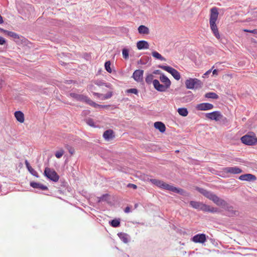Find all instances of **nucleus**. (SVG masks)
<instances>
[{
	"instance_id": "1",
	"label": "nucleus",
	"mask_w": 257,
	"mask_h": 257,
	"mask_svg": "<svg viewBox=\"0 0 257 257\" xmlns=\"http://www.w3.org/2000/svg\"><path fill=\"white\" fill-rule=\"evenodd\" d=\"M196 190L203 195L205 197L212 201L215 204L221 206L225 211V214L229 217L236 216L239 214V211L234 209L223 199L219 198L211 191H207L200 187H196Z\"/></svg>"
},
{
	"instance_id": "2",
	"label": "nucleus",
	"mask_w": 257,
	"mask_h": 257,
	"mask_svg": "<svg viewBox=\"0 0 257 257\" xmlns=\"http://www.w3.org/2000/svg\"><path fill=\"white\" fill-rule=\"evenodd\" d=\"M150 182L157 186V187L164 189L165 190H169L172 191L173 192L178 193L180 195L185 196H189L190 194L185 191L184 190L177 188L172 185L168 184L165 183L164 181L156 179H150Z\"/></svg>"
},
{
	"instance_id": "3",
	"label": "nucleus",
	"mask_w": 257,
	"mask_h": 257,
	"mask_svg": "<svg viewBox=\"0 0 257 257\" xmlns=\"http://www.w3.org/2000/svg\"><path fill=\"white\" fill-rule=\"evenodd\" d=\"M218 9L216 7H213L210 10V15L209 19V24L211 30L213 33L214 36L219 39L220 38L218 30L216 24V22L218 17Z\"/></svg>"
},
{
	"instance_id": "4",
	"label": "nucleus",
	"mask_w": 257,
	"mask_h": 257,
	"mask_svg": "<svg viewBox=\"0 0 257 257\" xmlns=\"http://www.w3.org/2000/svg\"><path fill=\"white\" fill-rule=\"evenodd\" d=\"M160 80L164 84H160L158 80L154 79L153 81L154 87L158 91L165 92L167 89L170 88L171 84V81L164 74L160 75Z\"/></svg>"
},
{
	"instance_id": "5",
	"label": "nucleus",
	"mask_w": 257,
	"mask_h": 257,
	"mask_svg": "<svg viewBox=\"0 0 257 257\" xmlns=\"http://www.w3.org/2000/svg\"><path fill=\"white\" fill-rule=\"evenodd\" d=\"M189 204L192 208L203 212L213 213H219L220 212V210L218 208L211 207L208 205L203 203V202L196 201H190Z\"/></svg>"
},
{
	"instance_id": "6",
	"label": "nucleus",
	"mask_w": 257,
	"mask_h": 257,
	"mask_svg": "<svg viewBox=\"0 0 257 257\" xmlns=\"http://www.w3.org/2000/svg\"><path fill=\"white\" fill-rule=\"evenodd\" d=\"M185 85L188 89H198L202 87V82L197 78H189L185 81Z\"/></svg>"
},
{
	"instance_id": "7",
	"label": "nucleus",
	"mask_w": 257,
	"mask_h": 257,
	"mask_svg": "<svg viewBox=\"0 0 257 257\" xmlns=\"http://www.w3.org/2000/svg\"><path fill=\"white\" fill-rule=\"evenodd\" d=\"M240 140L243 144L247 146H253L257 143V138L254 134L245 135L241 138Z\"/></svg>"
},
{
	"instance_id": "8",
	"label": "nucleus",
	"mask_w": 257,
	"mask_h": 257,
	"mask_svg": "<svg viewBox=\"0 0 257 257\" xmlns=\"http://www.w3.org/2000/svg\"><path fill=\"white\" fill-rule=\"evenodd\" d=\"M44 175L49 180L56 182L59 179V176L56 172L53 169L46 167L44 172Z\"/></svg>"
},
{
	"instance_id": "9",
	"label": "nucleus",
	"mask_w": 257,
	"mask_h": 257,
	"mask_svg": "<svg viewBox=\"0 0 257 257\" xmlns=\"http://www.w3.org/2000/svg\"><path fill=\"white\" fill-rule=\"evenodd\" d=\"M158 67L170 73L177 80H179L181 78L180 73L171 66L160 65L158 66Z\"/></svg>"
},
{
	"instance_id": "10",
	"label": "nucleus",
	"mask_w": 257,
	"mask_h": 257,
	"mask_svg": "<svg viewBox=\"0 0 257 257\" xmlns=\"http://www.w3.org/2000/svg\"><path fill=\"white\" fill-rule=\"evenodd\" d=\"M222 172L224 174H237L242 172V170L237 167H227L223 168Z\"/></svg>"
},
{
	"instance_id": "11",
	"label": "nucleus",
	"mask_w": 257,
	"mask_h": 257,
	"mask_svg": "<svg viewBox=\"0 0 257 257\" xmlns=\"http://www.w3.org/2000/svg\"><path fill=\"white\" fill-rule=\"evenodd\" d=\"M207 118L218 121L219 118L221 116V113L219 111H214L205 114Z\"/></svg>"
},
{
	"instance_id": "12",
	"label": "nucleus",
	"mask_w": 257,
	"mask_h": 257,
	"mask_svg": "<svg viewBox=\"0 0 257 257\" xmlns=\"http://www.w3.org/2000/svg\"><path fill=\"white\" fill-rule=\"evenodd\" d=\"M195 243H203L206 241V235L204 233H199L194 235L191 239Z\"/></svg>"
},
{
	"instance_id": "13",
	"label": "nucleus",
	"mask_w": 257,
	"mask_h": 257,
	"mask_svg": "<svg viewBox=\"0 0 257 257\" xmlns=\"http://www.w3.org/2000/svg\"><path fill=\"white\" fill-rule=\"evenodd\" d=\"M213 107V104L207 102L199 103L196 106L197 110L204 111L212 109Z\"/></svg>"
},
{
	"instance_id": "14",
	"label": "nucleus",
	"mask_w": 257,
	"mask_h": 257,
	"mask_svg": "<svg viewBox=\"0 0 257 257\" xmlns=\"http://www.w3.org/2000/svg\"><path fill=\"white\" fill-rule=\"evenodd\" d=\"M143 74L144 70L140 69L136 70L133 73V77L135 81L141 82L143 80Z\"/></svg>"
},
{
	"instance_id": "15",
	"label": "nucleus",
	"mask_w": 257,
	"mask_h": 257,
	"mask_svg": "<svg viewBox=\"0 0 257 257\" xmlns=\"http://www.w3.org/2000/svg\"><path fill=\"white\" fill-rule=\"evenodd\" d=\"M69 96L75 99L76 100L81 102H85L87 98V96L82 94H79L74 92L70 93Z\"/></svg>"
},
{
	"instance_id": "16",
	"label": "nucleus",
	"mask_w": 257,
	"mask_h": 257,
	"mask_svg": "<svg viewBox=\"0 0 257 257\" xmlns=\"http://www.w3.org/2000/svg\"><path fill=\"white\" fill-rule=\"evenodd\" d=\"M30 186L34 189H37L41 190H47L48 189L46 186H45L40 183L35 182H31L30 183Z\"/></svg>"
},
{
	"instance_id": "17",
	"label": "nucleus",
	"mask_w": 257,
	"mask_h": 257,
	"mask_svg": "<svg viewBox=\"0 0 257 257\" xmlns=\"http://www.w3.org/2000/svg\"><path fill=\"white\" fill-rule=\"evenodd\" d=\"M103 137L107 141H109L114 138L113 131L111 130H107L105 131L103 134Z\"/></svg>"
},
{
	"instance_id": "18",
	"label": "nucleus",
	"mask_w": 257,
	"mask_h": 257,
	"mask_svg": "<svg viewBox=\"0 0 257 257\" xmlns=\"http://www.w3.org/2000/svg\"><path fill=\"white\" fill-rule=\"evenodd\" d=\"M137 47L139 50L147 49L149 48V44L146 41L141 40L137 42Z\"/></svg>"
},
{
	"instance_id": "19",
	"label": "nucleus",
	"mask_w": 257,
	"mask_h": 257,
	"mask_svg": "<svg viewBox=\"0 0 257 257\" xmlns=\"http://www.w3.org/2000/svg\"><path fill=\"white\" fill-rule=\"evenodd\" d=\"M239 179L242 181H250L255 180L256 179V177L253 175L250 174H245L240 176L239 177Z\"/></svg>"
},
{
	"instance_id": "20",
	"label": "nucleus",
	"mask_w": 257,
	"mask_h": 257,
	"mask_svg": "<svg viewBox=\"0 0 257 257\" xmlns=\"http://www.w3.org/2000/svg\"><path fill=\"white\" fill-rule=\"evenodd\" d=\"M154 127L159 130L161 133H164L166 130L165 125L161 121H157L154 123Z\"/></svg>"
},
{
	"instance_id": "21",
	"label": "nucleus",
	"mask_w": 257,
	"mask_h": 257,
	"mask_svg": "<svg viewBox=\"0 0 257 257\" xmlns=\"http://www.w3.org/2000/svg\"><path fill=\"white\" fill-rule=\"evenodd\" d=\"M15 116L16 119L20 122H24L25 120L24 114L21 111H17L15 112Z\"/></svg>"
},
{
	"instance_id": "22",
	"label": "nucleus",
	"mask_w": 257,
	"mask_h": 257,
	"mask_svg": "<svg viewBox=\"0 0 257 257\" xmlns=\"http://www.w3.org/2000/svg\"><path fill=\"white\" fill-rule=\"evenodd\" d=\"M25 163L27 168L28 169L29 172L33 176L39 177L38 173L30 166L28 161L26 160L25 161Z\"/></svg>"
},
{
	"instance_id": "23",
	"label": "nucleus",
	"mask_w": 257,
	"mask_h": 257,
	"mask_svg": "<svg viewBox=\"0 0 257 257\" xmlns=\"http://www.w3.org/2000/svg\"><path fill=\"white\" fill-rule=\"evenodd\" d=\"M138 30L140 34L148 35L150 33L149 28L144 25L140 26Z\"/></svg>"
},
{
	"instance_id": "24",
	"label": "nucleus",
	"mask_w": 257,
	"mask_h": 257,
	"mask_svg": "<svg viewBox=\"0 0 257 257\" xmlns=\"http://www.w3.org/2000/svg\"><path fill=\"white\" fill-rule=\"evenodd\" d=\"M87 104L90 105L92 106H93L95 108L97 107H100V108H104L105 107V105H99L95 102H93L92 100H91L90 98H89L88 97H87L86 100L85 101Z\"/></svg>"
},
{
	"instance_id": "25",
	"label": "nucleus",
	"mask_w": 257,
	"mask_h": 257,
	"mask_svg": "<svg viewBox=\"0 0 257 257\" xmlns=\"http://www.w3.org/2000/svg\"><path fill=\"white\" fill-rule=\"evenodd\" d=\"M117 235L121 240H122L124 243H126L128 242V235L127 234L123 232H119Z\"/></svg>"
},
{
	"instance_id": "26",
	"label": "nucleus",
	"mask_w": 257,
	"mask_h": 257,
	"mask_svg": "<svg viewBox=\"0 0 257 257\" xmlns=\"http://www.w3.org/2000/svg\"><path fill=\"white\" fill-rule=\"evenodd\" d=\"M4 33L6 35L11 38H13L15 40L19 39L20 38L19 35L15 32L9 31H4Z\"/></svg>"
},
{
	"instance_id": "27",
	"label": "nucleus",
	"mask_w": 257,
	"mask_h": 257,
	"mask_svg": "<svg viewBox=\"0 0 257 257\" xmlns=\"http://www.w3.org/2000/svg\"><path fill=\"white\" fill-rule=\"evenodd\" d=\"M204 96L206 98H212L213 99H217L219 98L218 95L216 93L213 92H209L206 93L205 94Z\"/></svg>"
},
{
	"instance_id": "28",
	"label": "nucleus",
	"mask_w": 257,
	"mask_h": 257,
	"mask_svg": "<svg viewBox=\"0 0 257 257\" xmlns=\"http://www.w3.org/2000/svg\"><path fill=\"white\" fill-rule=\"evenodd\" d=\"M152 55L154 58H155L157 59L163 61H165L166 60V58L163 57L159 53H158L157 51L152 52Z\"/></svg>"
},
{
	"instance_id": "29",
	"label": "nucleus",
	"mask_w": 257,
	"mask_h": 257,
	"mask_svg": "<svg viewBox=\"0 0 257 257\" xmlns=\"http://www.w3.org/2000/svg\"><path fill=\"white\" fill-rule=\"evenodd\" d=\"M178 113L182 116H186L188 114V110L186 108H179L177 110Z\"/></svg>"
},
{
	"instance_id": "30",
	"label": "nucleus",
	"mask_w": 257,
	"mask_h": 257,
	"mask_svg": "<svg viewBox=\"0 0 257 257\" xmlns=\"http://www.w3.org/2000/svg\"><path fill=\"white\" fill-rule=\"evenodd\" d=\"M120 219H114L109 221L110 225L113 227H117L120 225Z\"/></svg>"
},
{
	"instance_id": "31",
	"label": "nucleus",
	"mask_w": 257,
	"mask_h": 257,
	"mask_svg": "<svg viewBox=\"0 0 257 257\" xmlns=\"http://www.w3.org/2000/svg\"><path fill=\"white\" fill-rule=\"evenodd\" d=\"M218 121L220 122V123L223 125H227L228 120L226 117H224L222 114L221 116L219 118Z\"/></svg>"
},
{
	"instance_id": "32",
	"label": "nucleus",
	"mask_w": 257,
	"mask_h": 257,
	"mask_svg": "<svg viewBox=\"0 0 257 257\" xmlns=\"http://www.w3.org/2000/svg\"><path fill=\"white\" fill-rule=\"evenodd\" d=\"M153 78H154L153 75L150 74H148L146 76L145 81H146V83H148V84H150L152 83H153V81L154 80H153Z\"/></svg>"
},
{
	"instance_id": "33",
	"label": "nucleus",
	"mask_w": 257,
	"mask_h": 257,
	"mask_svg": "<svg viewBox=\"0 0 257 257\" xmlns=\"http://www.w3.org/2000/svg\"><path fill=\"white\" fill-rule=\"evenodd\" d=\"M122 56L124 59H127L129 57V51L126 48H123L122 50Z\"/></svg>"
},
{
	"instance_id": "34",
	"label": "nucleus",
	"mask_w": 257,
	"mask_h": 257,
	"mask_svg": "<svg viewBox=\"0 0 257 257\" xmlns=\"http://www.w3.org/2000/svg\"><path fill=\"white\" fill-rule=\"evenodd\" d=\"M111 63L109 61H106L104 64V67L105 70L108 72V73H111L112 70L110 68Z\"/></svg>"
},
{
	"instance_id": "35",
	"label": "nucleus",
	"mask_w": 257,
	"mask_h": 257,
	"mask_svg": "<svg viewBox=\"0 0 257 257\" xmlns=\"http://www.w3.org/2000/svg\"><path fill=\"white\" fill-rule=\"evenodd\" d=\"M64 151L63 150H60L58 151H57L55 153V156L57 158H60L64 154Z\"/></svg>"
},
{
	"instance_id": "36",
	"label": "nucleus",
	"mask_w": 257,
	"mask_h": 257,
	"mask_svg": "<svg viewBox=\"0 0 257 257\" xmlns=\"http://www.w3.org/2000/svg\"><path fill=\"white\" fill-rule=\"evenodd\" d=\"M93 95L95 96H97V97L99 98L101 100H105L106 99L104 98V96H105V94L97 93V92H93Z\"/></svg>"
},
{
	"instance_id": "37",
	"label": "nucleus",
	"mask_w": 257,
	"mask_h": 257,
	"mask_svg": "<svg viewBox=\"0 0 257 257\" xmlns=\"http://www.w3.org/2000/svg\"><path fill=\"white\" fill-rule=\"evenodd\" d=\"M127 93H134L135 94H138V90L136 88H131L126 90Z\"/></svg>"
},
{
	"instance_id": "38",
	"label": "nucleus",
	"mask_w": 257,
	"mask_h": 257,
	"mask_svg": "<svg viewBox=\"0 0 257 257\" xmlns=\"http://www.w3.org/2000/svg\"><path fill=\"white\" fill-rule=\"evenodd\" d=\"M87 123L91 126H94V123L92 119L91 118H88L87 120Z\"/></svg>"
},
{
	"instance_id": "39",
	"label": "nucleus",
	"mask_w": 257,
	"mask_h": 257,
	"mask_svg": "<svg viewBox=\"0 0 257 257\" xmlns=\"http://www.w3.org/2000/svg\"><path fill=\"white\" fill-rule=\"evenodd\" d=\"M112 95V92H108L106 94H105V96H104V98L107 99L110 98Z\"/></svg>"
},
{
	"instance_id": "40",
	"label": "nucleus",
	"mask_w": 257,
	"mask_h": 257,
	"mask_svg": "<svg viewBox=\"0 0 257 257\" xmlns=\"http://www.w3.org/2000/svg\"><path fill=\"white\" fill-rule=\"evenodd\" d=\"M244 31L246 32H249V33H253V34H257V29H254V30H252L244 29Z\"/></svg>"
},
{
	"instance_id": "41",
	"label": "nucleus",
	"mask_w": 257,
	"mask_h": 257,
	"mask_svg": "<svg viewBox=\"0 0 257 257\" xmlns=\"http://www.w3.org/2000/svg\"><path fill=\"white\" fill-rule=\"evenodd\" d=\"M95 84L98 86H102L105 83L101 80H97L95 82Z\"/></svg>"
},
{
	"instance_id": "42",
	"label": "nucleus",
	"mask_w": 257,
	"mask_h": 257,
	"mask_svg": "<svg viewBox=\"0 0 257 257\" xmlns=\"http://www.w3.org/2000/svg\"><path fill=\"white\" fill-rule=\"evenodd\" d=\"M6 43V40L3 37L0 36V45H4Z\"/></svg>"
},
{
	"instance_id": "43",
	"label": "nucleus",
	"mask_w": 257,
	"mask_h": 257,
	"mask_svg": "<svg viewBox=\"0 0 257 257\" xmlns=\"http://www.w3.org/2000/svg\"><path fill=\"white\" fill-rule=\"evenodd\" d=\"M127 187L129 188H132L134 189H136L137 188V186L134 184L129 183L127 185Z\"/></svg>"
},
{
	"instance_id": "44",
	"label": "nucleus",
	"mask_w": 257,
	"mask_h": 257,
	"mask_svg": "<svg viewBox=\"0 0 257 257\" xmlns=\"http://www.w3.org/2000/svg\"><path fill=\"white\" fill-rule=\"evenodd\" d=\"M68 151L71 155H73L74 153V149L72 147H69Z\"/></svg>"
},
{
	"instance_id": "45",
	"label": "nucleus",
	"mask_w": 257,
	"mask_h": 257,
	"mask_svg": "<svg viewBox=\"0 0 257 257\" xmlns=\"http://www.w3.org/2000/svg\"><path fill=\"white\" fill-rule=\"evenodd\" d=\"M154 73L155 74H161V75L162 74L161 71L159 70H156L154 71Z\"/></svg>"
},
{
	"instance_id": "46",
	"label": "nucleus",
	"mask_w": 257,
	"mask_h": 257,
	"mask_svg": "<svg viewBox=\"0 0 257 257\" xmlns=\"http://www.w3.org/2000/svg\"><path fill=\"white\" fill-rule=\"evenodd\" d=\"M124 212L125 213H129L130 212V208L129 207H126L124 209Z\"/></svg>"
},
{
	"instance_id": "47",
	"label": "nucleus",
	"mask_w": 257,
	"mask_h": 257,
	"mask_svg": "<svg viewBox=\"0 0 257 257\" xmlns=\"http://www.w3.org/2000/svg\"><path fill=\"white\" fill-rule=\"evenodd\" d=\"M211 69H210L209 70H208L207 71H206L205 72V73L204 74V75H208V74H209L211 72Z\"/></svg>"
},
{
	"instance_id": "48",
	"label": "nucleus",
	"mask_w": 257,
	"mask_h": 257,
	"mask_svg": "<svg viewBox=\"0 0 257 257\" xmlns=\"http://www.w3.org/2000/svg\"><path fill=\"white\" fill-rule=\"evenodd\" d=\"M213 75H217L218 74V70L217 69H214L213 72Z\"/></svg>"
},
{
	"instance_id": "49",
	"label": "nucleus",
	"mask_w": 257,
	"mask_h": 257,
	"mask_svg": "<svg viewBox=\"0 0 257 257\" xmlns=\"http://www.w3.org/2000/svg\"><path fill=\"white\" fill-rule=\"evenodd\" d=\"M4 23L3 18L2 16L0 15V24H2Z\"/></svg>"
},
{
	"instance_id": "50",
	"label": "nucleus",
	"mask_w": 257,
	"mask_h": 257,
	"mask_svg": "<svg viewBox=\"0 0 257 257\" xmlns=\"http://www.w3.org/2000/svg\"><path fill=\"white\" fill-rule=\"evenodd\" d=\"M103 85H105L106 87L110 88L111 84L109 83H105V84Z\"/></svg>"
},
{
	"instance_id": "51",
	"label": "nucleus",
	"mask_w": 257,
	"mask_h": 257,
	"mask_svg": "<svg viewBox=\"0 0 257 257\" xmlns=\"http://www.w3.org/2000/svg\"><path fill=\"white\" fill-rule=\"evenodd\" d=\"M107 196V195L105 194V195H103L101 198H100V199L102 200H104V198Z\"/></svg>"
},
{
	"instance_id": "52",
	"label": "nucleus",
	"mask_w": 257,
	"mask_h": 257,
	"mask_svg": "<svg viewBox=\"0 0 257 257\" xmlns=\"http://www.w3.org/2000/svg\"><path fill=\"white\" fill-rule=\"evenodd\" d=\"M138 64H145V63L143 62V61L142 60V59H140L139 61H138Z\"/></svg>"
},
{
	"instance_id": "53",
	"label": "nucleus",
	"mask_w": 257,
	"mask_h": 257,
	"mask_svg": "<svg viewBox=\"0 0 257 257\" xmlns=\"http://www.w3.org/2000/svg\"><path fill=\"white\" fill-rule=\"evenodd\" d=\"M2 79H0V89L2 88Z\"/></svg>"
},
{
	"instance_id": "54",
	"label": "nucleus",
	"mask_w": 257,
	"mask_h": 257,
	"mask_svg": "<svg viewBox=\"0 0 257 257\" xmlns=\"http://www.w3.org/2000/svg\"><path fill=\"white\" fill-rule=\"evenodd\" d=\"M72 80H67V83L68 84H70L71 83H72Z\"/></svg>"
},
{
	"instance_id": "55",
	"label": "nucleus",
	"mask_w": 257,
	"mask_h": 257,
	"mask_svg": "<svg viewBox=\"0 0 257 257\" xmlns=\"http://www.w3.org/2000/svg\"><path fill=\"white\" fill-rule=\"evenodd\" d=\"M4 31H5V30H4V29H2V28H0V31H2V32L3 31V32H4Z\"/></svg>"
},
{
	"instance_id": "56",
	"label": "nucleus",
	"mask_w": 257,
	"mask_h": 257,
	"mask_svg": "<svg viewBox=\"0 0 257 257\" xmlns=\"http://www.w3.org/2000/svg\"><path fill=\"white\" fill-rule=\"evenodd\" d=\"M138 204H136L135 205V207L136 208L138 207Z\"/></svg>"
}]
</instances>
